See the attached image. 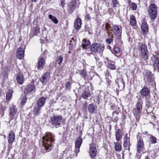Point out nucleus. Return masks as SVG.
<instances>
[{
  "label": "nucleus",
  "mask_w": 159,
  "mask_h": 159,
  "mask_svg": "<svg viewBox=\"0 0 159 159\" xmlns=\"http://www.w3.org/2000/svg\"><path fill=\"white\" fill-rule=\"evenodd\" d=\"M105 28L108 30L107 33L108 35H109L111 34L112 38L114 37L113 34L115 35L116 42L121 43V34L122 32V28L121 26L111 25L108 23H106L105 25Z\"/></svg>",
  "instance_id": "nucleus-1"
},
{
  "label": "nucleus",
  "mask_w": 159,
  "mask_h": 159,
  "mask_svg": "<svg viewBox=\"0 0 159 159\" xmlns=\"http://www.w3.org/2000/svg\"><path fill=\"white\" fill-rule=\"evenodd\" d=\"M43 146L44 147L46 152L51 150L54 142V137L50 133H47L42 138Z\"/></svg>",
  "instance_id": "nucleus-2"
},
{
  "label": "nucleus",
  "mask_w": 159,
  "mask_h": 159,
  "mask_svg": "<svg viewBox=\"0 0 159 159\" xmlns=\"http://www.w3.org/2000/svg\"><path fill=\"white\" fill-rule=\"evenodd\" d=\"M138 50L140 53L144 61L148 58V52L146 45L142 43H139L137 46Z\"/></svg>",
  "instance_id": "nucleus-3"
},
{
  "label": "nucleus",
  "mask_w": 159,
  "mask_h": 159,
  "mask_svg": "<svg viewBox=\"0 0 159 159\" xmlns=\"http://www.w3.org/2000/svg\"><path fill=\"white\" fill-rule=\"evenodd\" d=\"M143 103L142 101L139 102L138 100L135 106V108L133 109V113L137 120H139L140 114L142 109Z\"/></svg>",
  "instance_id": "nucleus-4"
},
{
  "label": "nucleus",
  "mask_w": 159,
  "mask_h": 159,
  "mask_svg": "<svg viewBox=\"0 0 159 159\" xmlns=\"http://www.w3.org/2000/svg\"><path fill=\"white\" fill-rule=\"evenodd\" d=\"M148 14L151 19H156L157 14V8L155 4L152 3L150 5L148 9Z\"/></svg>",
  "instance_id": "nucleus-5"
},
{
  "label": "nucleus",
  "mask_w": 159,
  "mask_h": 159,
  "mask_svg": "<svg viewBox=\"0 0 159 159\" xmlns=\"http://www.w3.org/2000/svg\"><path fill=\"white\" fill-rule=\"evenodd\" d=\"M50 123L56 128L59 127L62 123V118L60 115H55L50 118Z\"/></svg>",
  "instance_id": "nucleus-6"
},
{
  "label": "nucleus",
  "mask_w": 159,
  "mask_h": 159,
  "mask_svg": "<svg viewBox=\"0 0 159 159\" xmlns=\"http://www.w3.org/2000/svg\"><path fill=\"white\" fill-rule=\"evenodd\" d=\"M144 80L145 84L147 83L149 84L153 83L154 81L153 75L152 74L151 72L148 70H146L143 74Z\"/></svg>",
  "instance_id": "nucleus-7"
},
{
  "label": "nucleus",
  "mask_w": 159,
  "mask_h": 159,
  "mask_svg": "<svg viewBox=\"0 0 159 159\" xmlns=\"http://www.w3.org/2000/svg\"><path fill=\"white\" fill-rule=\"evenodd\" d=\"M91 51L93 53H102L104 49V47L98 43H93L90 47Z\"/></svg>",
  "instance_id": "nucleus-8"
},
{
  "label": "nucleus",
  "mask_w": 159,
  "mask_h": 159,
  "mask_svg": "<svg viewBox=\"0 0 159 159\" xmlns=\"http://www.w3.org/2000/svg\"><path fill=\"white\" fill-rule=\"evenodd\" d=\"M150 64L151 65H153L154 70L159 71V60L157 54L153 55L150 61Z\"/></svg>",
  "instance_id": "nucleus-9"
},
{
  "label": "nucleus",
  "mask_w": 159,
  "mask_h": 159,
  "mask_svg": "<svg viewBox=\"0 0 159 159\" xmlns=\"http://www.w3.org/2000/svg\"><path fill=\"white\" fill-rule=\"evenodd\" d=\"M97 149L96 144L92 143L90 144L89 153L91 158L95 157L97 154Z\"/></svg>",
  "instance_id": "nucleus-10"
},
{
  "label": "nucleus",
  "mask_w": 159,
  "mask_h": 159,
  "mask_svg": "<svg viewBox=\"0 0 159 159\" xmlns=\"http://www.w3.org/2000/svg\"><path fill=\"white\" fill-rule=\"evenodd\" d=\"M76 2L75 0H73L69 3L67 8L68 13L71 14L76 8Z\"/></svg>",
  "instance_id": "nucleus-11"
},
{
  "label": "nucleus",
  "mask_w": 159,
  "mask_h": 159,
  "mask_svg": "<svg viewBox=\"0 0 159 159\" xmlns=\"http://www.w3.org/2000/svg\"><path fill=\"white\" fill-rule=\"evenodd\" d=\"M82 88L84 90L83 93H82L81 97L83 98L88 100V98H89L91 94L89 91L88 87H85L83 86Z\"/></svg>",
  "instance_id": "nucleus-12"
},
{
  "label": "nucleus",
  "mask_w": 159,
  "mask_h": 159,
  "mask_svg": "<svg viewBox=\"0 0 159 159\" xmlns=\"http://www.w3.org/2000/svg\"><path fill=\"white\" fill-rule=\"evenodd\" d=\"M123 145L124 148L126 150H130V139L127 137V134H126L124 138Z\"/></svg>",
  "instance_id": "nucleus-13"
},
{
  "label": "nucleus",
  "mask_w": 159,
  "mask_h": 159,
  "mask_svg": "<svg viewBox=\"0 0 159 159\" xmlns=\"http://www.w3.org/2000/svg\"><path fill=\"white\" fill-rule=\"evenodd\" d=\"M144 149V143L142 140L138 141L137 145V151L138 153H141Z\"/></svg>",
  "instance_id": "nucleus-14"
},
{
  "label": "nucleus",
  "mask_w": 159,
  "mask_h": 159,
  "mask_svg": "<svg viewBox=\"0 0 159 159\" xmlns=\"http://www.w3.org/2000/svg\"><path fill=\"white\" fill-rule=\"evenodd\" d=\"M45 61L43 57L38 58V62L37 64V68L39 70L42 69L45 64Z\"/></svg>",
  "instance_id": "nucleus-15"
},
{
  "label": "nucleus",
  "mask_w": 159,
  "mask_h": 159,
  "mask_svg": "<svg viewBox=\"0 0 159 159\" xmlns=\"http://www.w3.org/2000/svg\"><path fill=\"white\" fill-rule=\"evenodd\" d=\"M24 51L23 48H20L17 50L16 56L19 59H21L24 56Z\"/></svg>",
  "instance_id": "nucleus-16"
},
{
  "label": "nucleus",
  "mask_w": 159,
  "mask_h": 159,
  "mask_svg": "<svg viewBox=\"0 0 159 159\" xmlns=\"http://www.w3.org/2000/svg\"><path fill=\"white\" fill-rule=\"evenodd\" d=\"M49 73L47 72L42 75L40 79V80L42 83H46L49 80Z\"/></svg>",
  "instance_id": "nucleus-17"
},
{
  "label": "nucleus",
  "mask_w": 159,
  "mask_h": 159,
  "mask_svg": "<svg viewBox=\"0 0 159 159\" xmlns=\"http://www.w3.org/2000/svg\"><path fill=\"white\" fill-rule=\"evenodd\" d=\"M140 93L143 96H147L150 94V90L148 87L144 86L140 91Z\"/></svg>",
  "instance_id": "nucleus-18"
},
{
  "label": "nucleus",
  "mask_w": 159,
  "mask_h": 159,
  "mask_svg": "<svg viewBox=\"0 0 159 159\" xmlns=\"http://www.w3.org/2000/svg\"><path fill=\"white\" fill-rule=\"evenodd\" d=\"M16 79L17 83L20 84L21 85L23 84L24 81V77L23 75L20 73L17 74Z\"/></svg>",
  "instance_id": "nucleus-19"
},
{
  "label": "nucleus",
  "mask_w": 159,
  "mask_h": 159,
  "mask_svg": "<svg viewBox=\"0 0 159 159\" xmlns=\"http://www.w3.org/2000/svg\"><path fill=\"white\" fill-rule=\"evenodd\" d=\"M82 25L81 20L79 18H77L75 20L74 27L76 29H79L81 27Z\"/></svg>",
  "instance_id": "nucleus-20"
},
{
  "label": "nucleus",
  "mask_w": 159,
  "mask_h": 159,
  "mask_svg": "<svg viewBox=\"0 0 159 159\" xmlns=\"http://www.w3.org/2000/svg\"><path fill=\"white\" fill-rule=\"evenodd\" d=\"M106 59L107 62V67L111 70H114L116 68V66L115 65V62L114 61H111L106 58Z\"/></svg>",
  "instance_id": "nucleus-21"
},
{
  "label": "nucleus",
  "mask_w": 159,
  "mask_h": 159,
  "mask_svg": "<svg viewBox=\"0 0 159 159\" xmlns=\"http://www.w3.org/2000/svg\"><path fill=\"white\" fill-rule=\"evenodd\" d=\"M15 134L12 131H10L9 135L7 137L8 142L10 143H12L14 140Z\"/></svg>",
  "instance_id": "nucleus-22"
},
{
  "label": "nucleus",
  "mask_w": 159,
  "mask_h": 159,
  "mask_svg": "<svg viewBox=\"0 0 159 159\" xmlns=\"http://www.w3.org/2000/svg\"><path fill=\"white\" fill-rule=\"evenodd\" d=\"M88 110L90 113H95L97 111V107L93 104H90L88 106Z\"/></svg>",
  "instance_id": "nucleus-23"
},
{
  "label": "nucleus",
  "mask_w": 159,
  "mask_h": 159,
  "mask_svg": "<svg viewBox=\"0 0 159 159\" xmlns=\"http://www.w3.org/2000/svg\"><path fill=\"white\" fill-rule=\"evenodd\" d=\"M82 45L83 48L87 49L90 47V43L89 40L84 39L83 40Z\"/></svg>",
  "instance_id": "nucleus-24"
},
{
  "label": "nucleus",
  "mask_w": 159,
  "mask_h": 159,
  "mask_svg": "<svg viewBox=\"0 0 159 159\" xmlns=\"http://www.w3.org/2000/svg\"><path fill=\"white\" fill-rule=\"evenodd\" d=\"M116 138L117 141H119L122 138V135L121 130L120 129H118L115 132Z\"/></svg>",
  "instance_id": "nucleus-25"
},
{
  "label": "nucleus",
  "mask_w": 159,
  "mask_h": 159,
  "mask_svg": "<svg viewBox=\"0 0 159 159\" xmlns=\"http://www.w3.org/2000/svg\"><path fill=\"white\" fill-rule=\"evenodd\" d=\"M142 32L143 34H145L148 31V27L147 23L145 22L142 23L141 26Z\"/></svg>",
  "instance_id": "nucleus-26"
},
{
  "label": "nucleus",
  "mask_w": 159,
  "mask_h": 159,
  "mask_svg": "<svg viewBox=\"0 0 159 159\" xmlns=\"http://www.w3.org/2000/svg\"><path fill=\"white\" fill-rule=\"evenodd\" d=\"M13 91L11 89L7 90L6 94V99L7 101H10L12 96Z\"/></svg>",
  "instance_id": "nucleus-27"
},
{
  "label": "nucleus",
  "mask_w": 159,
  "mask_h": 159,
  "mask_svg": "<svg viewBox=\"0 0 159 159\" xmlns=\"http://www.w3.org/2000/svg\"><path fill=\"white\" fill-rule=\"evenodd\" d=\"M82 139L80 137H79L76 139L75 143V147L76 148L78 149L79 151V149L82 143Z\"/></svg>",
  "instance_id": "nucleus-28"
},
{
  "label": "nucleus",
  "mask_w": 159,
  "mask_h": 159,
  "mask_svg": "<svg viewBox=\"0 0 159 159\" xmlns=\"http://www.w3.org/2000/svg\"><path fill=\"white\" fill-rule=\"evenodd\" d=\"M117 82L119 89L120 90L123 89L125 87L124 80L123 79L119 80Z\"/></svg>",
  "instance_id": "nucleus-29"
},
{
  "label": "nucleus",
  "mask_w": 159,
  "mask_h": 159,
  "mask_svg": "<svg viewBox=\"0 0 159 159\" xmlns=\"http://www.w3.org/2000/svg\"><path fill=\"white\" fill-rule=\"evenodd\" d=\"M45 101L44 98L42 97L40 98L37 103V105L38 107H41L44 105Z\"/></svg>",
  "instance_id": "nucleus-30"
},
{
  "label": "nucleus",
  "mask_w": 159,
  "mask_h": 159,
  "mask_svg": "<svg viewBox=\"0 0 159 159\" xmlns=\"http://www.w3.org/2000/svg\"><path fill=\"white\" fill-rule=\"evenodd\" d=\"M17 109L15 106L13 105L10 108L9 115L14 116L17 112Z\"/></svg>",
  "instance_id": "nucleus-31"
},
{
  "label": "nucleus",
  "mask_w": 159,
  "mask_h": 159,
  "mask_svg": "<svg viewBox=\"0 0 159 159\" xmlns=\"http://www.w3.org/2000/svg\"><path fill=\"white\" fill-rule=\"evenodd\" d=\"M35 89L34 86L32 85H29L26 88L25 90V92L28 93H30Z\"/></svg>",
  "instance_id": "nucleus-32"
},
{
  "label": "nucleus",
  "mask_w": 159,
  "mask_h": 159,
  "mask_svg": "<svg viewBox=\"0 0 159 159\" xmlns=\"http://www.w3.org/2000/svg\"><path fill=\"white\" fill-rule=\"evenodd\" d=\"M41 107H36L34 109L33 113L34 116H37L39 115L40 113Z\"/></svg>",
  "instance_id": "nucleus-33"
},
{
  "label": "nucleus",
  "mask_w": 159,
  "mask_h": 159,
  "mask_svg": "<svg viewBox=\"0 0 159 159\" xmlns=\"http://www.w3.org/2000/svg\"><path fill=\"white\" fill-rule=\"evenodd\" d=\"M78 73L85 80L86 76L87 74V72L84 69L82 70H79L78 71Z\"/></svg>",
  "instance_id": "nucleus-34"
},
{
  "label": "nucleus",
  "mask_w": 159,
  "mask_h": 159,
  "mask_svg": "<svg viewBox=\"0 0 159 159\" xmlns=\"http://www.w3.org/2000/svg\"><path fill=\"white\" fill-rule=\"evenodd\" d=\"M115 148L116 151L120 152L121 150V146L120 143L118 142H115Z\"/></svg>",
  "instance_id": "nucleus-35"
},
{
  "label": "nucleus",
  "mask_w": 159,
  "mask_h": 159,
  "mask_svg": "<svg viewBox=\"0 0 159 159\" xmlns=\"http://www.w3.org/2000/svg\"><path fill=\"white\" fill-rule=\"evenodd\" d=\"M130 22L131 25L132 26H134L136 25V20L135 17L134 16L132 15L130 16Z\"/></svg>",
  "instance_id": "nucleus-36"
},
{
  "label": "nucleus",
  "mask_w": 159,
  "mask_h": 159,
  "mask_svg": "<svg viewBox=\"0 0 159 159\" xmlns=\"http://www.w3.org/2000/svg\"><path fill=\"white\" fill-rule=\"evenodd\" d=\"M63 58L62 56H60L57 57L56 59V63L60 66L63 61Z\"/></svg>",
  "instance_id": "nucleus-37"
},
{
  "label": "nucleus",
  "mask_w": 159,
  "mask_h": 159,
  "mask_svg": "<svg viewBox=\"0 0 159 159\" xmlns=\"http://www.w3.org/2000/svg\"><path fill=\"white\" fill-rule=\"evenodd\" d=\"M48 17L55 24H57L58 23V21L55 17L50 14L48 15Z\"/></svg>",
  "instance_id": "nucleus-38"
},
{
  "label": "nucleus",
  "mask_w": 159,
  "mask_h": 159,
  "mask_svg": "<svg viewBox=\"0 0 159 159\" xmlns=\"http://www.w3.org/2000/svg\"><path fill=\"white\" fill-rule=\"evenodd\" d=\"M39 31L40 29L39 28L37 27H34L33 30L32 32V33L34 34L33 36H34V35H37L39 32Z\"/></svg>",
  "instance_id": "nucleus-39"
},
{
  "label": "nucleus",
  "mask_w": 159,
  "mask_h": 159,
  "mask_svg": "<svg viewBox=\"0 0 159 159\" xmlns=\"http://www.w3.org/2000/svg\"><path fill=\"white\" fill-rule=\"evenodd\" d=\"M113 7L115 8L119 6V3L116 0H113L112 1Z\"/></svg>",
  "instance_id": "nucleus-40"
},
{
  "label": "nucleus",
  "mask_w": 159,
  "mask_h": 159,
  "mask_svg": "<svg viewBox=\"0 0 159 159\" xmlns=\"http://www.w3.org/2000/svg\"><path fill=\"white\" fill-rule=\"evenodd\" d=\"M150 141L152 143H155L157 142L156 139L153 136H151L150 137Z\"/></svg>",
  "instance_id": "nucleus-41"
},
{
  "label": "nucleus",
  "mask_w": 159,
  "mask_h": 159,
  "mask_svg": "<svg viewBox=\"0 0 159 159\" xmlns=\"http://www.w3.org/2000/svg\"><path fill=\"white\" fill-rule=\"evenodd\" d=\"M27 98L25 96H23L21 99V105H24L26 103Z\"/></svg>",
  "instance_id": "nucleus-42"
},
{
  "label": "nucleus",
  "mask_w": 159,
  "mask_h": 159,
  "mask_svg": "<svg viewBox=\"0 0 159 159\" xmlns=\"http://www.w3.org/2000/svg\"><path fill=\"white\" fill-rule=\"evenodd\" d=\"M71 83L69 81L67 82H66V84L65 86V88L66 89V90H70L71 87Z\"/></svg>",
  "instance_id": "nucleus-43"
},
{
  "label": "nucleus",
  "mask_w": 159,
  "mask_h": 159,
  "mask_svg": "<svg viewBox=\"0 0 159 159\" xmlns=\"http://www.w3.org/2000/svg\"><path fill=\"white\" fill-rule=\"evenodd\" d=\"M59 5L61 6L62 8H64L65 5V0H59Z\"/></svg>",
  "instance_id": "nucleus-44"
},
{
  "label": "nucleus",
  "mask_w": 159,
  "mask_h": 159,
  "mask_svg": "<svg viewBox=\"0 0 159 159\" xmlns=\"http://www.w3.org/2000/svg\"><path fill=\"white\" fill-rule=\"evenodd\" d=\"M111 37V38H107L106 40V42L108 44H110L113 41V38L112 37V35Z\"/></svg>",
  "instance_id": "nucleus-45"
},
{
  "label": "nucleus",
  "mask_w": 159,
  "mask_h": 159,
  "mask_svg": "<svg viewBox=\"0 0 159 159\" xmlns=\"http://www.w3.org/2000/svg\"><path fill=\"white\" fill-rule=\"evenodd\" d=\"M131 7L133 10H135L137 9V4L134 3H132L131 4Z\"/></svg>",
  "instance_id": "nucleus-46"
},
{
  "label": "nucleus",
  "mask_w": 159,
  "mask_h": 159,
  "mask_svg": "<svg viewBox=\"0 0 159 159\" xmlns=\"http://www.w3.org/2000/svg\"><path fill=\"white\" fill-rule=\"evenodd\" d=\"M114 51L116 54H118L120 52V49L118 47H115L114 49Z\"/></svg>",
  "instance_id": "nucleus-47"
},
{
  "label": "nucleus",
  "mask_w": 159,
  "mask_h": 159,
  "mask_svg": "<svg viewBox=\"0 0 159 159\" xmlns=\"http://www.w3.org/2000/svg\"><path fill=\"white\" fill-rule=\"evenodd\" d=\"M85 18L87 21H88L91 19V17L89 14H87L85 16Z\"/></svg>",
  "instance_id": "nucleus-48"
},
{
  "label": "nucleus",
  "mask_w": 159,
  "mask_h": 159,
  "mask_svg": "<svg viewBox=\"0 0 159 159\" xmlns=\"http://www.w3.org/2000/svg\"><path fill=\"white\" fill-rule=\"evenodd\" d=\"M73 42L74 43H75V39L74 38H72L71 39L70 41V43H71Z\"/></svg>",
  "instance_id": "nucleus-49"
},
{
  "label": "nucleus",
  "mask_w": 159,
  "mask_h": 159,
  "mask_svg": "<svg viewBox=\"0 0 159 159\" xmlns=\"http://www.w3.org/2000/svg\"><path fill=\"white\" fill-rule=\"evenodd\" d=\"M9 116L10 117V120H13L14 119V116L10 115Z\"/></svg>",
  "instance_id": "nucleus-50"
},
{
  "label": "nucleus",
  "mask_w": 159,
  "mask_h": 159,
  "mask_svg": "<svg viewBox=\"0 0 159 159\" xmlns=\"http://www.w3.org/2000/svg\"><path fill=\"white\" fill-rule=\"evenodd\" d=\"M112 10L111 8H109L108 10V11L109 12H112Z\"/></svg>",
  "instance_id": "nucleus-51"
},
{
  "label": "nucleus",
  "mask_w": 159,
  "mask_h": 159,
  "mask_svg": "<svg viewBox=\"0 0 159 159\" xmlns=\"http://www.w3.org/2000/svg\"><path fill=\"white\" fill-rule=\"evenodd\" d=\"M114 120L116 122H117L118 120V118L117 117H115L114 119Z\"/></svg>",
  "instance_id": "nucleus-52"
},
{
  "label": "nucleus",
  "mask_w": 159,
  "mask_h": 159,
  "mask_svg": "<svg viewBox=\"0 0 159 159\" xmlns=\"http://www.w3.org/2000/svg\"><path fill=\"white\" fill-rule=\"evenodd\" d=\"M145 159H149V157L147 156L145 157Z\"/></svg>",
  "instance_id": "nucleus-53"
},
{
  "label": "nucleus",
  "mask_w": 159,
  "mask_h": 159,
  "mask_svg": "<svg viewBox=\"0 0 159 159\" xmlns=\"http://www.w3.org/2000/svg\"><path fill=\"white\" fill-rule=\"evenodd\" d=\"M95 58L97 61H98V60L99 59V58L98 57H95Z\"/></svg>",
  "instance_id": "nucleus-54"
},
{
  "label": "nucleus",
  "mask_w": 159,
  "mask_h": 159,
  "mask_svg": "<svg viewBox=\"0 0 159 159\" xmlns=\"http://www.w3.org/2000/svg\"><path fill=\"white\" fill-rule=\"evenodd\" d=\"M38 0H31V1H32V2H36Z\"/></svg>",
  "instance_id": "nucleus-55"
},
{
  "label": "nucleus",
  "mask_w": 159,
  "mask_h": 159,
  "mask_svg": "<svg viewBox=\"0 0 159 159\" xmlns=\"http://www.w3.org/2000/svg\"><path fill=\"white\" fill-rule=\"evenodd\" d=\"M145 133H146V134H148V132H147V131H145Z\"/></svg>",
  "instance_id": "nucleus-56"
}]
</instances>
